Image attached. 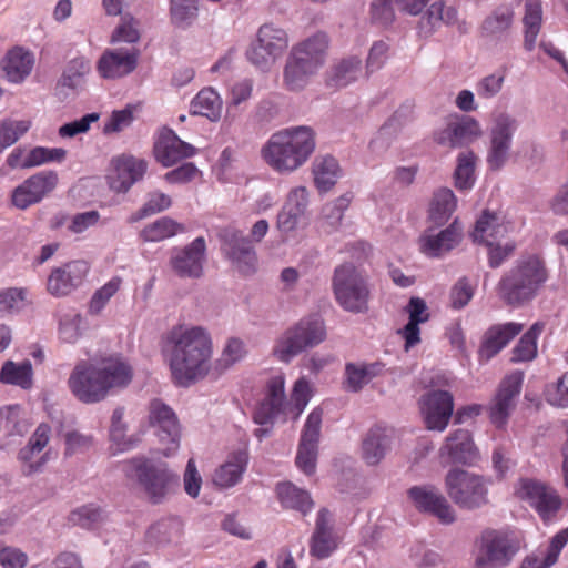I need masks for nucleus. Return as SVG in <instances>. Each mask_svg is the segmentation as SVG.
<instances>
[{
	"label": "nucleus",
	"instance_id": "obj_1",
	"mask_svg": "<svg viewBox=\"0 0 568 568\" xmlns=\"http://www.w3.org/2000/svg\"><path fill=\"white\" fill-rule=\"evenodd\" d=\"M133 377L132 367L119 356L81 359L68 378L71 394L83 404L105 399L112 389L126 387Z\"/></svg>",
	"mask_w": 568,
	"mask_h": 568
},
{
	"label": "nucleus",
	"instance_id": "obj_2",
	"mask_svg": "<svg viewBox=\"0 0 568 568\" xmlns=\"http://www.w3.org/2000/svg\"><path fill=\"white\" fill-rule=\"evenodd\" d=\"M172 345L170 368L179 385L203 378L210 369L213 341L202 326H178L169 334Z\"/></svg>",
	"mask_w": 568,
	"mask_h": 568
},
{
	"label": "nucleus",
	"instance_id": "obj_3",
	"mask_svg": "<svg viewBox=\"0 0 568 568\" xmlns=\"http://www.w3.org/2000/svg\"><path fill=\"white\" fill-rule=\"evenodd\" d=\"M312 128L301 125L273 133L261 150L263 160L276 172L292 173L304 165L315 150Z\"/></svg>",
	"mask_w": 568,
	"mask_h": 568
},
{
	"label": "nucleus",
	"instance_id": "obj_4",
	"mask_svg": "<svg viewBox=\"0 0 568 568\" xmlns=\"http://www.w3.org/2000/svg\"><path fill=\"white\" fill-rule=\"evenodd\" d=\"M121 469L152 505L165 503L180 486V476L165 462L136 456L124 460Z\"/></svg>",
	"mask_w": 568,
	"mask_h": 568
},
{
	"label": "nucleus",
	"instance_id": "obj_5",
	"mask_svg": "<svg viewBox=\"0 0 568 568\" xmlns=\"http://www.w3.org/2000/svg\"><path fill=\"white\" fill-rule=\"evenodd\" d=\"M547 278L544 260L539 255L527 254L504 274L497 284V293L505 304L521 306L536 297Z\"/></svg>",
	"mask_w": 568,
	"mask_h": 568
},
{
	"label": "nucleus",
	"instance_id": "obj_6",
	"mask_svg": "<svg viewBox=\"0 0 568 568\" xmlns=\"http://www.w3.org/2000/svg\"><path fill=\"white\" fill-rule=\"evenodd\" d=\"M332 290L337 304L346 312L363 314L368 311L371 291L363 273L352 263L335 267Z\"/></svg>",
	"mask_w": 568,
	"mask_h": 568
},
{
	"label": "nucleus",
	"instance_id": "obj_7",
	"mask_svg": "<svg viewBox=\"0 0 568 568\" xmlns=\"http://www.w3.org/2000/svg\"><path fill=\"white\" fill-rule=\"evenodd\" d=\"M490 479L460 468H452L445 476V489L455 505L465 510H477L489 504Z\"/></svg>",
	"mask_w": 568,
	"mask_h": 568
},
{
	"label": "nucleus",
	"instance_id": "obj_8",
	"mask_svg": "<svg viewBox=\"0 0 568 568\" xmlns=\"http://www.w3.org/2000/svg\"><path fill=\"white\" fill-rule=\"evenodd\" d=\"M326 338V327L318 317H305L288 327L276 341L273 355L283 363L308 348H313Z\"/></svg>",
	"mask_w": 568,
	"mask_h": 568
},
{
	"label": "nucleus",
	"instance_id": "obj_9",
	"mask_svg": "<svg viewBox=\"0 0 568 568\" xmlns=\"http://www.w3.org/2000/svg\"><path fill=\"white\" fill-rule=\"evenodd\" d=\"M519 550L520 541L514 534L486 529L476 540L474 568H505Z\"/></svg>",
	"mask_w": 568,
	"mask_h": 568
},
{
	"label": "nucleus",
	"instance_id": "obj_10",
	"mask_svg": "<svg viewBox=\"0 0 568 568\" xmlns=\"http://www.w3.org/2000/svg\"><path fill=\"white\" fill-rule=\"evenodd\" d=\"M290 38L281 27L265 23L257 30L256 38L246 50V59L257 69L268 71L285 53Z\"/></svg>",
	"mask_w": 568,
	"mask_h": 568
},
{
	"label": "nucleus",
	"instance_id": "obj_11",
	"mask_svg": "<svg viewBox=\"0 0 568 568\" xmlns=\"http://www.w3.org/2000/svg\"><path fill=\"white\" fill-rule=\"evenodd\" d=\"M518 120L509 113L497 114L489 128V145L486 161L493 171L503 169L510 158L513 138L518 130Z\"/></svg>",
	"mask_w": 568,
	"mask_h": 568
},
{
	"label": "nucleus",
	"instance_id": "obj_12",
	"mask_svg": "<svg viewBox=\"0 0 568 568\" xmlns=\"http://www.w3.org/2000/svg\"><path fill=\"white\" fill-rule=\"evenodd\" d=\"M148 422L160 444L164 446L163 456H173L181 443V425L174 410L161 399H152L149 404Z\"/></svg>",
	"mask_w": 568,
	"mask_h": 568
},
{
	"label": "nucleus",
	"instance_id": "obj_13",
	"mask_svg": "<svg viewBox=\"0 0 568 568\" xmlns=\"http://www.w3.org/2000/svg\"><path fill=\"white\" fill-rule=\"evenodd\" d=\"M219 239L224 256L240 273L247 275L256 271V252L242 231L227 226L219 232Z\"/></svg>",
	"mask_w": 568,
	"mask_h": 568
},
{
	"label": "nucleus",
	"instance_id": "obj_14",
	"mask_svg": "<svg viewBox=\"0 0 568 568\" xmlns=\"http://www.w3.org/2000/svg\"><path fill=\"white\" fill-rule=\"evenodd\" d=\"M515 495L534 507L544 519L554 515L561 506L556 490L536 478H520L515 486Z\"/></svg>",
	"mask_w": 568,
	"mask_h": 568
},
{
	"label": "nucleus",
	"instance_id": "obj_15",
	"mask_svg": "<svg viewBox=\"0 0 568 568\" xmlns=\"http://www.w3.org/2000/svg\"><path fill=\"white\" fill-rule=\"evenodd\" d=\"M206 261V243L202 236L183 247H174L170 255V266L181 278H199L203 275Z\"/></svg>",
	"mask_w": 568,
	"mask_h": 568
},
{
	"label": "nucleus",
	"instance_id": "obj_16",
	"mask_svg": "<svg viewBox=\"0 0 568 568\" xmlns=\"http://www.w3.org/2000/svg\"><path fill=\"white\" fill-rule=\"evenodd\" d=\"M415 508L435 516L442 524L456 520V511L440 490L433 485L414 486L407 491Z\"/></svg>",
	"mask_w": 568,
	"mask_h": 568
},
{
	"label": "nucleus",
	"instance_id": "obj_17",
	"mask_svg": "<svg viewBox=\"0 0 568 568\" xmlns=\"http://www.w3.org/2000/svg\"><path fill=\"white\" fill-rule=\"evenodd\" d=\"M523 381V372L516 371L505 376L500 382L489 407V417L496 427L501 428L507 424L516 406V399L520 394Z\"/></svg>",
	"mask_w": 568,
	"mask_h": 568
},
{
	"label": "nucleus",
	"instance_id": "obj_18",
	"mask_svg": "<svg viewBox=\"0 0 568 568\" xmlns=\"http://www.w3.org/2000/svg\"><path fill=\"white\" fill-rule=\"evenodd\" d=\"M58 184V174L53 171H42L27 179L12 193V203L20 210L39 203L51 193Z\"/></svg>",
	"mask_w": 568,
	"mask_h": 568
},
{
	"label": "nucleus",
	"instance_id": "obj_19",
	"mask_svg": "<svg viewBox=\"0 0 568 568\" xmlns=\"http://www.w3.org/2000/svg\"><path fill=\"white\" fill-rule=\"evenodd\" d=\"M51 437V427L42 423L30 436L27 445L18 453V459L22 463V471L30 476L42 470L50 458L49 452L43 449L48 446Z\"/></svg>",
	"mask_w": 568,
	"mask_h": 568
},
{
	"label": "nucleus",
	"instance_id": "obj_20",
	"mask_svg": "<svg viewBox=\"0 0 568 568\" xmlns=\"http://www.w3.org/2000/svg\"><path fill=\"white\" fill-rule=\"evenodd\" d=\"M88 272L89 265L84 261L64 263L51 271L47 281V290L55 297L68 296L82 285Z\"/></svg>",
	"mask_w": 568,
	"mask_h": 568
},
{
	"label": "nucleus",
	"instance_id": "obj_21",
	"mask_svg": "<svg viewBox=\"0 0 568 568\" xmlns=\"http://www.w3.org/2000/svg\"><path fill=\"white\" fill-rule=\"evenodd\" d=\"M516 14L510 6L503 4L491 10L479 27L481 39L488 43H507L515 30Z\"/></svg>",
	"mask_w": 568,
	"mask_h": 568
},
{
	"label": "nucleus",
	"instance_id": "obj_22",
	"mask_svg": "<svg viewBox=\"0 0 568 568\" xmlns=\"http://www.w3.org/2000/svg\"><path fill=\"white\" fill-rule=\"evenodd\" d=\"M439 457L448 464L474 465L479 459L471 434L467 429L450 433L439 448Z\"/></svg>",
	"mask_w": 568,
	"mask_h": 568
},
{
	"label": "nucleus",
	"instance_id": "obj_23",
	"mask_svg": "<svg viewBox=\"0 0 568 568\" xmlns=\"http://www.w3.org/2000/svg\"><path fill=\"white\" fill-rule=\"evenodd\" d=\"M140 58V50L131 49H108L100 57L97 70L103 79H120L132 73Z\"/></svg>",
	"mask_w": 568,
	"mask_h": 568
},
{
	"label": "nucleus",
	"instance_id": "obj_24",
	"mask_svg": "<svg viewBox=\"0 0 568 568\" xmlns=\"http://www.w3.org/2000/svg\"><path fill=\"white\" fill-rule=\"evenodd\" d=\"M308 192L305 186L292 189L286 202L277 214L276 227L285 237L297 230L306 216Z\"/></svg>",
	"mask_w": 568,
	"mask_h": 568
},
{
	"label": "nucleus",
	"instance_id": "obj_25",
	"mask_svg": "<svg viewBox=\"0 0 568 568\" xmlns=\"http://www.w3.org/2000/svg\"><path fill=\"white\" fill-rule=\"evenodd\" d=\"M454 410L453 395L446 390L429 392L422 398V413L430 430L443 432Z\"/></svg>",
	"mask_w": 568,
	"mask_h": 568
},
{
	"label": "nucleus",
	"instance_id": "obj_26",
	"mask_svg": "<svg viewBox=\"0 0 568 568\" xmlns=\"http://www.w3.org/2000/svg\"><path fill=\"white\" fill-rule=\"evenodd\" d=\"M288 416V406L285 402L284 377L274 376L267 384L266 397L261 402L254 413V420L260 425L272 424L280 415Z\"/></svg>",
	"mask_w": 568,
	"mask_h": 568
},
{
	"label": "nucleus",
	"instance_id": "obj_27",
	"mask_svg": "<svg viewBox=\"0 0 568 568\" xmlns=\"http://www.w3.org/2000/svg\"><path fill=\"white\" fill-rule=\"evenodd\" d=\"M194 154L195 148L182 141L173 130L169 128L160 130L158 140L154 143V156L163 166H172Z\"/></svg>",
	"mask_w": 568,
	"mask_h": 568
},
{
	"label": "nucleus",
	"instance_id": "obj_28",
	"mask_svg": "<svg viewBox=\"0 0 568 568\" xmlns=\"http://www.w3.org/2000/svg\"><path fill=\"white\" fill-rule=\"evenodd\" d=\"M332 523V514L325 508L321 509L310 541L311 556L320 560L328 558L338 547V538Z\"/></svg>",
	"mask_w": 568,
	"mask_h": 568
},
{
	"label": "nucleus",
	"instance_id": "obj_29",
	"mask_svg": "<svg viewBox=\"0 0 568 568\" xmlns=\"http://www.w3.org/2000/svg\"><path fill=\"white\" fill-rule=\"evenodd\" d=\"M524 329V325L516 322L495 324L484 334L479 347V356L489 361L497 355L510 341H513Z\"/></svg>",
	"mask_w": 568,
	"mask_h": 568
},
{
	"label": "nucleus",
	"instance_id": "obj_30",
	"mask_svg": "<svg viewBox=\"0 0 568 568\" xmlns=\"http://www.w3.org/2000/svg\"><path fill=\"white\" fill-rule=\"evenodd\" d=\"M462 226L455 220L448 227L438 233L427 230L419 237L420 251L429 257H438L459 244Z\"/></svg>",
	"mask_w": 568,
	"mask_h": 568
},
{
	"label": "nucleus",
	"instance_id": "obj_31",
	"mask_svg": "<svg viewBox=\"0 0 568 568\" xmlns=\"http://www.w3.org/2000/svg\"><path fill=\"white\" fill-rule=\"evenodd\" d=\"M328 47V36L318 31L294 44L290 55L320 70L325 64Z\"/></svg>",
	"mask_w": 568,
	"mask_h": 568
},
{
	"label": "nucleus",
	"instance_id": "obj_32",
	"mask_svg": "<svg viewBox=\"0 0 568 568\" xmlns=\"http://www.w3.org/2000/svg\"><path fill=\"white\" fill-rule=\"evenodd\" d=\"M146 162L134 156H121L115 162L116 176L111 180V189L118 193L126 192L146 172Z\"/></svg>",
	"mask_w": 568,
	"mask_h": 568
},
{
	"label": "nucleus",
	"instance_id": "obj_33",
	"mask_svg": "<svg viewBox=\"0 0 568 568\" xmlns=\"http://www.w3.org/2000/svg\"><path fill=\"white\" fill-rule=\"evenodd\" d=\"M392 430L375 426L368 430L362 443V457L369 466H375L386 456L390 449Z\"/></svg>",
	"mask_w": 568,
	"mask_h": 568
},
{
	"label": "nucleus",
	"instance_id": "obj_34",
	"mask_svg": "<svg viewBox=\"0 0 568 568\" xmlns=\"http://www.w3.org/2000/svg\"><path fill=\"white\" fill-rule=\"evenodd\" d=\"M508 232L505 223V216L499 212L489 210L483 211L475 224L471 233L474 242L488 244L495 242L498 237H503Z\"/></svg>",
	"mask_w": 568,
	"mask_h": 568
},
{
	"label": "nucleus",
	"instance_id": "obj_35",
	"mask_svg": "<svg viewBox=\"0 0 568 568\" xmlns=\"http://www.w3.org/2000/svg\"><path fill=\"white\" fill-rule=\"evenodd\" d=\"M457 10L444 1L433 2L418 22L419 33L424 37L433 34L442 24L452 26L457 22Z\"/></svg>",
	"mask_w": 568,
	"mask_h": 568
},
{
	"label": "nucleus",
	"instance_id": "obj_36",
	"mask_svg": "<svg viewBox=\"0 0 568 568\" xmlns=\"http://www.w3.org/2000/svg\"><path fill=\"white\" fill-rule=\"evenodd\" d=\"M409 315L408 323L399 332L405 339V349L416 346L420 342L419 324L429 320L426 302L420 297H412L406 306Z\"/></svg>",
	"mask_w": 568,
	"mask_h": 568
},
{
	"label": "nucleus",
	"instance_id": "obj_37",
	"mask_svg": "<svg viewBox=\"0 0 568 568\" xmlns=\"http://www.w3.org/2000/svg\"><path fill=\"white\" fill-rule=\"evenodd\" d=\"M247 466V454L239 450L232 454L229 459L222 464L213 475V483L220 488H230L235 486L242 479Z\"/></svg>",
	"mask_w": 568,
	"mask_h": 568
},
{
	"label": "nucleus",
	"instance_id": "obj_38",
	"mask_svg": "<svg viewBox=\"0 0 568 568\" xmlns=\"http://www.w3.org/2000/svg\"><path fill=\"white\" fill-rule=\"evenodd\" d=\"M317 72L314 67L288 54L283 69V85L292 92L302 91Z\"/></svg>",
	"mask_w": 568,
	"mask_h": 568
},
{
	"label": "nucleus",
	"instance_id": "obj_39",
	"mask_svg": "<svg viewBox=\"0 0 568 568\" xmlns=\"http://www.w3.org/2000/svg\"><path fill=\"white\" fill-rule=\"evenodd\" d=\"M33 55L22 48L10 50L3 58L1 65L10 82L19 83L23 81L33 68Z\"/></svg>",
	"mask_w": 568,
	"mask_h": 568
},
{
	"label": "nucleus",
	"instance_id": "obj_40",
	"mask_svg": "<svg viewBox=\"0 0 568 568\" xmlns=\"http://www.w3.org/2000/svg\"><path fill=\"white\" fill-rule=\"evenodd\" d=\"M222 110L223 100L211 87L202 89L191 102L192 114L205 116L211 122H217L221 119Z\"/></svg>",
	"mask_w": 568,
	"mask_h": 568
},
{
	"label": "nucleus",
	"instance_id": "obj_41",
	"mask_svg": "<svg viewBox=\"0 0 568 568\" xmlns=\"http://www.w3.org/2000/svg\"><path fill=\"white\" fill-rule=\"evenodd\" d=\"M362 72V60L352 55L335 62L327 78V84L334 88H344L356 81Z\"/></svg>",
	"mask_w": 568,
	"mask_h": 568
},
{
	"label": "nucleus",
	"instance_id": "obj_42",
	"mask_svg": "<svg viewBox=\"0 0 568 568\" xmlns=\"http://www.w3.org/2000/svg\"><path fill=\"white\" fill-rule=\"evenodd\" d=\"M457 199L450 189L442 187L437 190L429 204L428 217L436 226H442L448 222L456 210Z\"/></svg>",
	"mask_w": 568,
	"mask_h": 568
},
{
	"label": "nucleus",
	"instance_id": "obj_43",
	"mask_svg": "<svg viewBox=\"0 0 568 568\" xmlns=\"http://www.w3.org/2000/svg\"><path fill=\"white\" fill-rule=\"evenodd\" d=\"M542 22V9L540 0H525L524 23V48L532 51L536 47L537 37Z\"/></svg>",
	"mask_w": 568,
	"mask_h": 568
},
{
	"label": "nucleus",
	"instance_id": "obj_44",
	"mask_svg": "<svg viewBox=\"0 0 568 568\" xmlns=\"http://www.w3.org/2000/svg\"><path fill=\"white\" fill-rule=\"evenodd\" d=\"M339 172L337 160L331 155L316 158L313 162L314 182L321 192H327L336 184Z\"/></svg>",
	"mask_w": 568,
	"mask_h": 568
},
{
	"label": "nucleus",
	"instance_id": "obj_45",
	"mask_svg": "<svg viewBox=\"0 0 568 568\" xmlns=\"http://www.w3.org/2000/svg\"><path fill=\"white\" fill-rule=\"evenodd\" d=\"M381 364H354L345 366V388L349 392H358L381 373Z\"/></svg>",
	"mask_w": 568,
	"mask_h": 568
},
{
	"label": "nucleus",
	"instance_id": "obj_46",
	"mask_svg": "<svg viewBox=\"0 0 568 568\" xmlns=\"http://www.w3.org/2000/svg\"><path fill=\"white\" fill-rule=\"evenodd\" d=\"M33 369L30 361L18 364L12 361L3 363L0 371V382L7 385L19 386L29 389L33 383Z\"/></svg>",
	"mask_w": 568,
	"mask_h": 568
},
{
	"label": "nucleus",
	"instance_id": "obj_47",
	"mask_svg": "<svg viewBox=\"0 0 568 568\" xmlns=\"http://www.w3.org/2000/svg\"><path fill=\"white\" fill-rule=\"evenodd\" d=\"M544 329V322L534 323L514 347L511 361L515 363H520L535 359L537 356V341Z\"/></svg>",
	"mask_w": 568,
	"mask_h": 568
},
{
	"label": "nucleus",
	"instance_id": "obj_48",
	"mask_svg": "<svg viewBox=\"0 0 568 568\" xmlns=\"http://www.w3.org/2000/svg\"><path fill=\"white\" fill-rule=\"evenodd\" d=\"M276 491L282 505L286 508L296 509L306 514L313 507L310 494L291 483L278 484Z\"/></svg>",
	"mask_w": 568,
	"mask_h": 568
},
{
	"label": "nucleus",
	"instance_id": "obj_49",
	"mask_svg": "<svg viewBox=\"0 0 568 568\" xmlns=\"http://www.w3.org/2000/svg\"><path fill=\"white\" fill-rule=\"evenodd\" d=\"M565 545L566 535L557 534L551 538L544 556L540 557L536 554L528 555L524 558L519 568H550L557 562L559 554Z\"/></svg>",
	"mask_w": 568,
	"mask_h": 568
},
{
	"label": "nucleus",
	"instance_id": "obj_50",
	"mask_svg": "<svg viewBox=\"0 0 568 568\" xmlns=\"http://www.w3.org/2000/svg\"><path fill=\"white\" fill-rule=\"evenodd\" d=\"M184 230L183 225L169 216H163L148 224L140 233L145 242H160Z\"/></svg>",
	"mask_w": 568,
	"mask_h": 568
},
{
	"label": "nucleus",
	"instance_id": "obj_51",
	"mask_svg": "<svg viewBox=\"0 0 568 568\" xmlns=\"http://www.w3.org/2000/svg\"><path fill=\"white\" fill-rule=\"evenodd\" d=\"M477 156L473 151L460 152L457 156L455 170V185L458 190L465 191L473 187L475 183V168Z\"/></svg>",
	"mask_w": 568,
	"mask_h": 568
},
{
	"label": "nucleus",
	"instance_id": "obj_52",
	"mask_svg": "<svg viewBox=\"0 0 568 568\" xmlns=\"http://www.w3.org/2000/svg\"><path fill=\"white\" fill-rule=\"evenodd\" d=\"M199 0H170V19L178 28H189L197 18Z\"/></svg>",
	"mask_w": 568,
	"mask_h": 568
},
{
	"label": "nucleus",
	"instance_id": "obj_53",
	"mask_svg": "<svg viewBox=\"0 0 568 568\" xmlns=\"http://www.w3.org/2000/svg\"><path fill=\"white\" fill-rule=\"evenodd\" d=\"M452 125L456 148H462L474 142L483 133L479 122L471 116L452 120Z\"/></svg>",
	"mask_w": 568,
	"mask_h": 568
},
{
	"label": "nucleus",
	"instance_id": "obj_54",
	"mask_svg": "<svg viewBox=\"0 0 568 568\" xmlns=\"http://www.w3.org/2000/svg\"><path fill=\"white\" fill-rule=\"evenodd\" d=\"M124 417V407H116L111 417V426H110V439L116 445L118 450H129L133 448L138 438L126 436V424L123 422Z\"/></svg>",
	"mask_w": 568,
	"mask_h": 568
},
{
	"label": "nucleus",
	"instance_id": "obj_55",
	"mask_svg": "<svg viewBox=\"0 0 568 568\" xmlns=\"http://www.w3.org/2000/svg\"><path fill=\"white\" fill-rule=\"evenodd\" d=\"M182 535V524L176 518H168L152 525L148 531L150 539L158 544L176 541Z\"/></svg>",
	"mask_w": 568,
	"mask_h": 568
},
{
	"label": "nucleus",
	"instance_id": "obj_56",
	"mask_svg": "<svg viewBox=\"0 0 568 568\" xmlns=\"http://www.w3.org/2000/svg\"><path fill=\"white\" fill-rule=\"evenodd\" d=\"M85 329L84 318L80 313L70 312L60 318L59 338L67 344L77 343Z\"/></svg>",
	"mask_w": 568,
	"mask_h": 568
},
{
	"label": "nucleus",
	"instance_id": "obj_57",
	"mask_svg": "<svg viewBox=\"0 0 568 568\" xmlns=\"http://www.w3.org/2000/svg\"><path fill=\"white\" fill-rule=\"evenodd\" d=\"M90 71V59L84 57L74 58L69 62L62 75V83L68 88L75 89L82 83L84 77L89 74Z\"/></svg>",
	"mask_w": 568,
	"mask_h": 568
},
{
	"label": "nucleus",
	"instance_id": "obj_58",
	"mask_svg": "<svg viewBox=\"0 0 568 568\" xmlns=\"http://www.w3.org/2000/svg\"><path fill=\"white\" fill-rule=\"evenodd\" d=\"M246 354L244 343L239 338H230L215 362L216 369L222 373L244 358Z\"/></svg>",
	"mask_w": 568,
	"mask_h": 568
},
{
	"label": "nucleus",
	"instance_id": "obj_59",
	"mask_svg": "<svg viewBox=\"0 0 568 568\" xmlns=\"http://www.w3.org/2000/svg\"><path fill=\"white\" fill-rule=\"evenodd\" d=\"M312 396L310 383L305 378H300L295 382L291 400L287 403L288 413L292 414L293 419H297L307 406Z\"/></svg>",
	"mask_w": 568,
	"mask_h": 568
},
{
	"label": "nucleus",
	"instance_id": "obj_60",
	"mask_svg": "<svg viewBox=\"0 0 568 568\" xmlns=\"http://www.w3.org/2000/svg\"><path fill=\"white\" fill-rule=\"evenodd\" d=\"M352 200L353 194L351 192H347L335 199L333 202H329L324 205L322 210V215L323 219L332 229H336L341 224L344 216V212L351 205Z\"/></svg>",
	"mask_w": 568,
	"mask_h": 568
},
{
	"label": "nucleus",
	"instance_id": "obj_61",
	"mask_svg": "<svg viewBox=\"0 0 568 568\" xmlns=\"http://www.w3.org/2000/svg\"><path fill=\"white\" fill-rule=\"evenodd\" d=\"M140 22L132 16L125 14L114 29L111 42L135 43L140 40Z\"/></svg>",
	"mask_w": 568,
	"mask_h": 568
},
{
	"label": "nucleus",
	"instance_id": "obj_62",
	"mask_svg": "<svg viewBox=\"0 0 568 568\" xmlns=\"http://www.w3.org/2000/svg\"><path fill=\"white\" fill-rule=\"evenodd\" d=\"M122 277L113 276L102 287L95 291L91 297L89 311L92 314H98L106 305V303L115 295L122 285Z\"/></svg>",
	"mask_w": 568,
	"mask_h": 568
},
{
	"label": "nucleus",
	"instance_id": "obj_63",
	"mask_svg": "<svg viewBox=\"0 0 568 568\" xmlns=\"http://www.w3.org/2000/svg\"><path fill=\"white\" fill-rule=\"evenodd\" d=\"M103 518V511L95 505H84L74 509L69 517V520L82 528H91L100 523Z\"/></svg>",
	"mask_w": 568,
	"mask_h": 568
},
{
	"label": "nucleus",
	"instance_id": "obj_64",
	"mask_svg": "<svg viewBox=\"0 0 568 568\" xmlns=\"http://www.w3.org/2000/svg\"><path fill=\"white\" fill-rule=\"evenodd\" d=\"M545 398L551 406L560 408L568 407V372L556 383L547 385Z\"/></svg>",
	"mask_w": 568,
	"mask_h": 568
}]
</instances>
